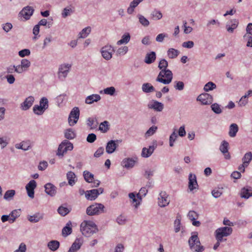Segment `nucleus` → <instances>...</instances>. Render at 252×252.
I'll return each instance as SVG.
<instances>
[{"label": "nucleus", "instance_id": "obj_31", "mask_svg": "<svg viewBox=\"0 0 252 252\" xmlns=\"http://www.w3.org/2000/svg\"><path fill=\"white\" fill-rule=\"evenodd\" d=\"M130 35L128 32L124 34L120 40H118L117 42L118 45H120L124 44H127L130 40Z\"/></svg>", "mask_w": 252, "mask_h": 252}, {"label": "nucleus", "instance_id": "obj_41", "mask_svg": "<svg viewBox=\"0 0 252 252\" xmlns=\"http://www.w3.org/2000/svg\"><path fill=\"white\" fill-rule=\"evenodd\" d=\"M15 194V191L14 189L7 190L3 196V198L7 201L11 200Z\"/></svg>", "mask_w": 252, "mask_h": 252}, {"label": "nucleus", "instance_id": "obj_5", "mask_svg": "<svg viewBox=\"0 0 252 252\" xmlns=\"http://www.w3.org/2000/svg\"><path fill=\"white\" fill-rule=\"evenodd\" d=\"M73 148V144L68 140H64L59 145L56 155L62 158L68 151H71Z\"/></svg>", "mask_w": 252, "mask_h": 252}, {"label": "nucleus", "instance_id": "obj_51", "mask_svg": "<svg viewBox=\"0 0 252 252\" xmlns=\"http://www.w3.org/2000/svg\"><path fill=\"white\" fill-rule=\"evenodd\" d=\"M222 188H215L212 191V195L216 198L219 197L222 194Z\"/></svg>", "mask_w": 252, "mask_h": 252}, {"label": "nucleus", "instance_id": "obj_43", "mask_svg": "<svg viewBox=\"0 0 252 252\" xmlns=\"http://www.w3.org/2000/svg\"><path fill=\"white\" fill-rule=\"evenodd\" d=\"M83 176L85 180L88 183H92L94 180V175L88 171H84Z\"/></svg>", "mask_w": 252, "mask_h": 252}, {"label": "nucleus", "instance_id": "obj_18", "mask_svg": "<svg viewBox=\"0 0 252 252\" xmlns=\"http://www.w3.org/2000/svg\"><path fill=\"white\" fill-rule=\"evenodd\" d=\"M45 192L50 196H54L57 192V188L51 183H47L44 186Z\"/></svg>", "mask_w": 252, "mask_h": 252}, {"label": "nucleus", "instance_id": "obj_28", "mask_svg": "<svg viewBox=\"0 0 252 252\" xmlns=\"http://www.w3.org/2000/svg\"><path fill=\"white\" fill-rule=\"evenodd\" d=\"M66 178L68 180V184L70 186H73L77 180L76 176L75 173L72 171H69L66 174Z\"/></svg>", "mask_w": 252, "mask_h": 252}, {"label": "nucleus", "instance_id": "obj_22", "mask_svg": "<svg viewBox=\"0 0 252 252\" xmlns=\"http://www.w3.org/2000/svg\"><path fill=\"white\" fill-rule=\"evenodd\" d=\"M44 218V214L40 213H36L32 216H29L28 220L32 223H36L42 220Z\"/></svg>", "mask_w": 252, "mask_h": 252}, {"label": "nucleus", "instance_id": "obj_44", "mask_svg": "<svg viewBox=\"0 0 252 252\" xmlns=\"http://www.w3.org/2000/svg\"><path fill=\"white\" fill-rule=\"evenodd\" d=\"M75 136V132L71 128L67 129L64 132V136L67 139H72Z\"/></svg>", "mask_w": 252, "mask_h": 252}, {"label": "nucleus", "instance_id": "obj_52", "mask_svg": "<svg viewBox=\"0 0 252 252\" xmlns=\"http://www.w3.org/2000/svg\"><path fill=\"white\" fill-rule=\"evenodd\" d=\"M181 229V218L177 216L174 221V230L176 233L178 232Z\"/></svg>", "mask_w": 252, "mask_h": 252}, {"label": "nucleus", "instance_id": "obj_25", "mask_svg": "<svg viewBox=\"0 0 252 252\" xmlns=\"http://www.w3.org/2000/svg\"><path fill=\"white\" fill-rule=\"evenodd\" d=\"M98 196L97 191L96 189H93L87 190L85 192V197L89 200H94Z\"/></svg>", "mask_w": 252, "mask_h": 252}, {"label": "nucleus", "instance_id": "obj_16", "mask_svg": "<svg viewBox=\"0 0 252 252\" xmlns=\"http://www.w3.org/2000/svg\"><path fill=\"white\" fill-rule=\"evenodd\" d=\"M34 101V98L32 96L27 97L24 101L21 104V108L25 111L28 110L32 105Z\"/></svg>", "mask_w": 252, "mask_h": 252}, {"label": "nucleus", "instance_id": "obj_53", "mask_svg": "<svg viewBox=\"0 0 252 252\" xmlns=\"http://www.w3.org/2000/svg\"><path fill=\"white\" fill-rule=\"evenodd\" d=\"M69 210L65 207L61 206L58 209V212L62 216H65L69 213Z\"/></svg>", "mask_w": 252, "mask_h": 252}, {"label": "nucleus", "instance_id": "obj_19", "mask_svg": "<svg viewBox=\"0 0 252 252\" xmlns=\"http://www.w3.org/2000/svg\"><path fill=\"white\" fill-rule=\"evenodd\" d=\"M82 244L83 240L81 239H76L68 251V252H76L80 249Z\"/></svg>", "mask_w": 252, "mask_h": 252}, {"label": "nucleus", "instance_id": "obj_46", "mask_svg": "<svg viewBox=\"0 0 252 252\" xmlns=\"http://www.w3.org/2000/svg\"><path fill=\"white\" fill-rule=\"evenodd\" d=\"M109 129V123L105 121L99 125V130L103 133L106 132Z\"/></svg>", "mask_w": 252, "mask_h": 252}, {"label": "nucleus", "instance_id": "obj_56", "mask_svg": "<svg viewBox=\"0 0 252 252\" xmlns=\"http://www.w3.org/2000/svg\"><path fill=\"white\" fill-rule=\"evenodd\" d=\"M25 69V70H27L28 68L31 65V62L29 60L27 59H22L21 61V64H20Z\"/></svg>", "mask_w": 252, "mask_h": 252}, {"label": "nucleus", "instance_id": "obj_59", "mask_svg": "<svg viewBox=\"0 0 252 252\" xmlns=\"http://www.w3.org/2000/svg\"><path fill=\"white\" fill-rule=\"evenodd\" d=\"M188 217L190 220H192L197 219L198 217V215L194 211H190L188 214Z\"/></svg>", "mask_w": 252, "mask_h": 252}, {"label": "nucleus", "instance_id": "obj_62", "mask_svg": "<svg viewBox=\"0 0 252 252\" xmlns=\"http://www.w3.org/2000/svg\"><path fill=\"white\" fill-rule=\"evenodd\" d=\"M73 12L71 8L68 7H65L63 9V12L62 13V17L63 18H65L67 16L70 15L71 13Z\"/></svg>", "mask_w": 252, "mask_h": 252}, {"label": "nucleus", "instance_id": "obj_63", "mask_svg": "<svg viewBox=\"0 0 252 252\" xmlns=\"http://www.w3.org/2000/svg\"><path fill=\"white\" fill-rule=\"evenodd\" d=\"M154 170L147 169L145 171L144 176L147 179H150V178L154 175Z\"/></svg>", "mask_w": 252, "mask_h": 252}, {"label": "nucleus", "instance_id": "obj_42", "mask_svg": "<svg viewBox=\"0 0 252 252\" xmlns=\"http://www.w3.org/2000/svg\"><path fill=\"white\" fill-rule=\"evenodd\" d=\"M252 159V153L251 152L246 153L242 158L243 163L248 166L249 163Z\"/></svg>", "mask_w": 252, "mask_h": 252}, {"label": "nucleus", "instance_id": "obj_47", "mask_svg": "<svg viewBox=\"0 0 252 252\" xmlns=\"http://www.w3.org/2000/svg\"><path fill=\"white\" fill-rule=\"evenodd\" d=\"M216 87L217 86L214 83L212 82H209L205 85L204 87V90L207 92L216 89Z\"/></svg>", "mask_w": 252, "mask_h": 252}, {"label": "nucleus", "instance_id": "obj_45", "mask_svg": "<svg viewBox=\"0 0 252 252\" xmlns=\"http://www.w3.org/2000/svg\"><path fill=\"white\" fill-rule=\"evenodd\" d=\"M116 92L115 88L114 87H107L103 90L100 91V93H103L104 94L113 95Z\"/></svg>", "mask_w": 252, "mask_h": 252}, {"label": "nucleus", "instance_id": "obj_3", "mask_svg": "<svg viewBox=\"0 0 252 252\" xmlns=\"http://www.w3.org/2000/svg\"><path fill=\"white\" fill-rule=\"evenodd\" d=\"M188 243L190 249L193 252H202L204 250V247L201 245L196 232L191 233V236L189 237Z\"/></svg>", "mask_w": 252, "mask_h": 252}, {"label": "nucleus", "instance_id": "obj_2", "mask_svg": "<svg viewBox=\"0 0 252 252\" xmlns=\"http://www.w3.org/2000/svg\"><path fill=\"white\" fill-rule=\"evenodd\" d=\"M80 230L83 235L90 237L97 231L96 225L92 221L84 220L80 225Z\"/></svg>", "mask_w": 252, "mask_h": 252}, {"label": "nucleus", "instance_id": "obj_64", "mask_svg": "<svg viewBox=\"0 0 252 252\" xmlns=\"http://www.w3.org/2000/svg\"><path fill=\"white\" fill-rule=\"evenodd\" d=\"M31 54L30 50L28 49H23L18 52V55L21 57H24L25 56H29Z\"/></svg>", "mask_w": 252, "mask_h": 252}, {"label": "nucleus", "instance_id": "obj_9", "mask_svg": "<svg viewBox=\"0 0 252 252\" xmlns=\"http://www.w3.org/2000/svg\"><path fill=\"white\" fill-rule=\"evenodd\" d=\"M71 64L69 63H63L59 67L58 75L60 79H64L67 75Z\"/></svg>", "mask_w": 252, "mask_h": 252}, {"label": "nucleus", "instance_id": "obj_30", "mask_svg": "<svg viewBox=\"0 0 252 252\" xmlns=\"http://www.w3.org/2000/svg\"><path fill=\"white\" fill-rule=\"evenodd\" d=\"M238 126L236 124H232L229 126V135L231 137H234L236 136L237 132L238 131Z\"/></svg>", "mask_w": 252, "mask_h": 252}, {"label": "nucleus", "instance_id": "obj_13", "mask_svg": "<svg viewBox=\"0 0 252 252\" xmlns=\"http://www.w3.org/2000/svg\"><path fill=\"white\" fill-rule=\"evenodd\" d=\"M36 186V182L34 180H31L26 186L28 195L31 198H33L34 197V189Z\"/></svg>", "mask_w": 252, "mask_h": 252}, {"label": "nucleus", "instance_id": "obj_48", "mask_svg": "<svg viewBox=\"0 0 252 252\" xmlns=\"http://www.w3.org/2000/svg\"><path fill=\"white\" fill-rule=\"evenodd\" d=\"M137 17L139 19L140 23L144 27H148L149 24V21L143 15L138 14Z\"/></svg>", "mask_w": 252, "mask_h": 252}, {"label": "nucleus", "instance_id": "obj_23", "mask_svg": "<svg viewBox=\"0 0 252 252\" xmlns=\"http://www.w3.org/2000/svg\"><path fill=\"white\" fill-rule=\"evenodd\" d=\"M156 147V146H150L149 148H143L141 152V156L145 158H149L153 153Z\"/></svg>", "mask_w": 252, "mask_h": 252}, {"label": "nucleus", "instance_id": "obj_50", "mask_svg": "<svg viewBox=\"0 0 252 252\" xmlns=\"http://www.w3.org/2000/svg\"><path fill=\"white\" fill-rule=\"evenodd\" d=\"M158 127L155 126H153L149 128L145 134V137L147 138L153 135L157 130Z\"/></svg>", "mask_w": 252, "mask_h": 252}, {"label": "nucleus", "instance_id": "obj_1", "mask_svg": "<svg viewBox=\"0 0 252 252\" xmlns=\"http://www.w3.org/2000/svg\"><path fill=\"white\" fill-rule=\"evenodd\" d=\"M168 62L165 59H162L159 61L158 67L161 70L156 80L163 84H169L172 81L173 73L172 71L167 69Z\"/></svg>", "mask_w": 252, "mask_h": 252}, {"label": "nucleus", "instance_id": "obj_34", "mask_svg": "<svg viewBox=\"0 0 252 252\" xmlns=\"http://www.w3.org/2000/svg\"><path fill=\"white\" fill-rule=\"evenodd\" d=\"M48 248L52 251L58 250L60 247V242L57 240H52L48 242Z\"/></svg>", "mask_w": 252, "mask_h": 252}, {"label": "nucleus", "instance_id": "obj_58", "mask_svg": "<svg viewBox=\"0 0 252 252\" xmlns=\"http://www.w3.org/2000/svg\"><path fill=\"white\" fill-rule=\"evenodd\" d=\"M174 88L179 91H182L184 89V83L182 81H175L174 82Z\"/></svg>", "mask_w": 252, "mask_h": 252}, {"label": "nucleus", "instance_id": "obj_33", "mask_svg": "<svg viewBox=\"0 0 252 252\" xmlns=\"http://www.w3.org/2000/svg\"><path fill=\"white\" fill-rule=\"evenodd\" d=\"M179 54L180 51L174 48H169L167 51V56L169 59H175Z\"/></svg>", "mask_w": 252, "mask_h": 252}, {"label": "nucleus", "instance_id": "obj_32", "mask_svg": "<svg viewBox=\"0 0 252 252\" xmlns=\"http://www.w3.org/2000/svg\"><path fill=\"white\" fill-rule=\"evenodd\" d=\"M238 22L237 20L234 19L230 21V24H227L226 27L227 31L229 32H233L234 29L238 26Z\"/></svg>", "mask_w": 252, "mask_h": 252}, {"label": "nucleus", "instance_id": "obj_35", "mask_svg": "<svg viewBox=\"0 0 252 252\" xmlns=\"http://www.w3.org/2000/svg\"><path fill=\"white\" fill-rule=\"evenodd\" d=\"M71 222L69 221L62 230V234L63 236H67L70 234L72 232V228L71 227Z\"/></svg>", "mask_w": 252, "mask_h": 252}, {"label": "nucleus", "instance_id": "obj_29", "mask_svg": "<svg viewBox=\"0 0 252 252\" xmlns=\"http://www.w3.org/2000/svg\"><path fill=\"white\" fill-rule=\"evenodd\" d=\"M142 90L145 93H151L155 91V88L149 83H145L142 85Z\"/></svg>", "mask_w": 252, "mask_h": 252}, {"label": "nucleus", "instance_id": "obj_49", "mask_svg": "<svg viewBox=\"0 0 252 252\" xmlns=\"http://www.w3.org/2000/svg\"><path fill=\"white\" fill-rule=\"evenodd\" d=\"M215 25H220V22L217 20L212 19L209 20L206 24L207 28L208 30L210 31H212L213 29V26Z\"/></svg>", "mask_w": 252, "mask_h": 252}, {"label": "nucleus", "instance_id": "obj_6", "mask_svg": "<svg viewBox=\"0 0 252 252\" xmlns=\"http://www.w3.org/2000/svg\"><path fill=\"white\" fill-rule=\"evenodd\" d=\"M105 207L101 203H95L90 205L86 210V213L89 216L99 215L105 212Z\"/></svg>", "mask_w": 252, "mask_h": 252}, {"label": "nucleus", "instance_id": "obj_54", "mask_svg": "<svg viewBox=\"0 0 252 252\" xmlns=\"http://www.w3.org/2000/svg\"><path fill=\"white\" fill-rule=\"evenodd\" d=\"M212 110L217 114H220L222 112V110L220 108V105L217 103L212 104L211 106Z\"/></svg>", "mask_w": 252, "mask_h": 252}, {"label": "nucleus", "instance_id": "obj_14", "mask_svg": "<svg viewBox=\"0 0 252 252\" xmlns=\"http://www.w3.org/2000/svg\"><path fill=\"white\" fill-rule=\"evenodd\" d=\"M148 107L149 109H154L158 112H161L164 108V105L161 102L153 100L149 102Z\"/></svg>", "mask_w": 252, "mask_h": 252}, {"label": "nucleus", "instance_id": "obj_21", "mask_svg": "<svg viewBox=\"0 0 252 252\" xmlns=\"http://www.w3.org/2000/svg\"><path fill=\"white\" fill-rule=\"evenodd\" d=\"M101 99V96L98 94H93L88 96L85 99V103L91 104L94 102H96Z\"/></svg>", "mask_w": 252, "mask_h": 252}, {"label": "nucleus", "instance_id": "obj_11", "mask_svg": "<svg viewBox=\"0 0 252 252\" xmlns=\"http://www.w3.org/2000/svg\"><path fill=\"white\" fill-rule=\"evenodd\" d=\"M196 100L197 101H200L202 105L210 104L213 101L212 96L207 93H203L199 95Z\"/></svg>", "mask_w": 252, "mask_h": 252}, {"label": "nucleus", "instance_id": "obj_61", "mask_svg": "<svg viewBox=\"0 0 252 252\" xmlns=\"http://www.w3.org/2000/svg\"><path fill=\"white\" fill-rule=\"evenodd\" d=\"M23 151H26L31 149V143L30 140L23 141L22 142Z\"/></svg>", "mask_w": 252, "mask_h": 252}, {"label": "nucleus", "instance_id": "obj_55", "mask_svg": "<svg viewBox=\"0 0 252 252\" xmlns=\"http://www.w3.org/2000/svg\"><path fill=\"white\" fill-rule=\"evenodd\" d=\"M178 136L175 131H173L169 137V146L173 147L174 146V143L177 139Z\"/></svg>", "mask_w": 252, "mask_h": 252}, {"label": "nucleus", "instance_id": "obj_37", "mask_svg": "<svg viewBox=\"0 0 252 252\" xmlns=\"http://www.w3.org/2000/svg\"><path fill=\"white\" fill-rule=\"evenodd\" d=\"M45 106L42 107L39 105H35L33 107V112L37 115H41L46 110Z\"/></svg>", "mask_w": 252, "mask_h": 252}, {"label": "nucleus", "instance_id": "obj_12", "mask_svg": "<svg viewBox=\"0 0 252 252\" xmlns=\"http://www.w3.org/2000/svg\"><path fill=\"white\" fill-rule=\"evenodd\" d=\"M168 195L165 191H161L158 197V205L160 207L167 206L170 202L168 198Z\"/></svg>", "mask_w": 252, "mask_h": 252}, {"label": "nucleus", "instance_id": "obj_7", "mask_svg": "<svg viewBox=\"0 0 252 252\" xmlns=\"http://www.w3.org/2000/svg\"><path fill=\"white\" fill-rule=\"evenodd\" d=\"M114 52V48L110 45H106L102 47L100 49V53L102 57L107 61L111 59Z\"/></svg>", "mask_w": 252, "mask_h": 252}, {"label": "nucleus", "instance_id": "obj_40", "mask_svg": "<svg viewBox=\"0 0 252 252\" xmlns=\"http://www.w3.org/2000/svg\"><path fill=\"white\" fill-rule=\"evenodd\" d=\"M87 125L91 127V129H95L97 127L98 123L95 118H89L87 119Z\"/></svg>", "mask_w": 252, "mask_h": 252}, {"label": "nucleus", "instance_id": "obj_17", "mask_svg": "<svg viewBox=\"0 0 252 252\" xmlns=\"http://www.w3.org/2000/svg\"><path fill=\"white\" fill-rule=\"evenodd\" d=\"M119 141L118 140L108 141L106 146V152L109 154L113 153L118 146L116 142Z\"/></svg>", "mask_w": 252, "mask_h": 252}, {"label": "nucleus", "instance_id": "obj_36", "mask_svg": "<svg viewBox=\"0 0 252 252\" xmlns=\"http://www.w3.org/2000/svg\"><path fill=\"white\" fill-rule=\"evenodd\" d=\"M91 32V28L89 26L84 28L79 33L78 36L80 38L87 37Z\"/></svg>", "mask_w": 252, "mask_h": 252}, {"label": "nucleus", "instance_id": "obj_4", "mask_svg": "<svg viewBox=\"0 0 252 252\" xmlns=\"http://www.w3.org/2000/svg\"><path fill=\"white\" fill-rule=\"evenodd\" d=\"M232 232V228L228 226H224L218 228L215 232V237L217 241H225L226 239H223L224 237H227Z\"/></svg>", "mask_w": 252, "mask_h": 252}, {"label": "nucleus", "instance_id": "obj_39", "mask_svg": "<svg viewBox=\"0 0 252 252\" xmlns=\"http://www.w3.org/2000/svg\"><path fill=\"white\" fill-rule=\"evenodd\" d=\"M151 18L154 20H158L162 18L161 12L157 9H154L150 14Z\"/></svg>", "mask_w": 252, "mask_h": 252}, {"label": "nucleus", "instance_id": "obj_27", "mask_svg": "<svg viewBox=\"0 0 252 252\" xmlns=\"http://www.w3.org/2000/svg\"><path fill=\"white\" fill-rule=\"evenodd\" d=\"M156 59V54L155 52H151L146 54L144 62L147 64H151L155 62Z\"/></svg>", "mask_w": 252, "mask_h": 252}, {"label": "nucleus", "instance_id": "obj_26", "mask_svg": "<svg viewBox=\"0 0 252 252\" xmlns=\"http://www.w3.org/2000/svg\"><path fill=\"white\" fill-rule=\"evenodd\" d=\"M135 161L132 158H126L123 160L122 165L126 168H132L135 164Z\"/></svg>", "mask_w": 252, "mask_h": 252}, {"label": "nucleus", "instance_id": "obj_38", "mask_svg": "<svg viewBox=\"0 0 252 252\" xmlns=\"http://www.w3.org/2000/svg\"><path fill=\"white\" fill-rule=\"evenodd\" d=\"M9 215L10 218V223H12L16 220V219L20 216V210H14L12 211Z\"/></svg>", "mask_w": 252, "mask_h": 252}, {"label": "nucleus", "instance_id": "obj_10", "mask_svg": "<svg viewBox=\"0 0 252 252\" xmlns=\"http://www.w3.org/2000/svg\"><path fill=\"white\" fill-rule=\"evenodd\" d=\"M34 10V9L32 6H25L19 13L18 16L19 17H23L25 20H28L32 15Z\"/></svg>", "mask_w": 252, "mask_h": 252}, {"label": "nucleus", "instance_id": "obj_60", "mask_svg": "<svg viewBox=\"0 0 252 252\" xmlns=\"http://www.w3.org/2000/svg\"><path fill=\"white\" fill-rule=\"evenodd\" d=\"M128 50L127 46H123L117 50V54L119 55H124L127 52Z\"/></svg>", "mask_w": 252, "mask_h": 252}, {"label": "nucleus", "instance_id": "obj_20", "mask_svg": "<svg viewBox=\"0 0 252 252\" xmlns=\"http://www.w3.org/2000/svg\"><path fill=\"white\" fill-rule=\"evenodd\" d=\"M189 189L190 191L197 188L198 184L196 181V177L195 175L190 174L189 177Z\"/></svg>", "mask_w": 252, "mask_h": 252}, {"label": "nucleus", "instance_id": "obj_15", "mask_svg": "<svg viewBox=\"0 0 252 252\" xmlns=\"http://www.w3.org/2000/svg\"><path fill=\"white\" fill-rule=\"evenodd\" d=\"M228 146L229 143L227 141L223 140L220 147V150L223 154L226 159H229L231 158L230 154L228 152Z\"/></svg>", "mask_w": 252, "mask_h": 252}, {"label": "nucleus", "instance_id": "obj_24", "mask_svg": "<svg viewBox=\"0 0 252 252\" xmlns=\"http://www.w3.org/2000/svg\"><path fill=\"white\" fill-rule=\"evenodd\" d=\"M252 196V188L250 187H244L241 191V197L248 199Z\"/></svg>", "mask_w": 252, "mask_h": 252}, {"label": "nucleus", "instance_id": "obj_8", "mask_svg": "<svg viewBox=\"0 0 252 252\" xmlns=\"http://www.w3.org/2000/svg\"><path fill=\"white\" fill-rule=\"evenodd\" d=\"M80 111L78 107H74L71 111L68 121L69 126H73L77 123L79 118Z\"/></svg>", "mask_w": 252, "mask_h": 252}, {"label": "nucleus", "instance_id": "obj_57", "mask_svg": "<svg viewBox=\"0 0 252 252\" xmlns=\"http://www.w3.org/2000/svg\"><path fill=\"white\" fill-rule=\"evenodd\" d=\"M126 221V217L122 215L118 216L116 219V222L119 225H124Z\"/></svg>", "mask_w": 252, "mask_h": 252}]
</instances>
